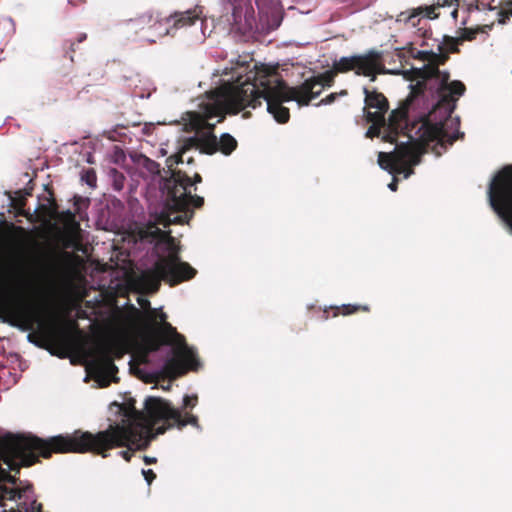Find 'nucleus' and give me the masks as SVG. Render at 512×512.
I'll list each match as a JSON object with an SVG mask.
<instances>
[{
	"instance_id": "nucleus-43",
	"label": "nucleus",
	"mask_w": 512,
	"mask_h": 512,
	"mask_svg": "<svg viewBox=\"0 0 512 512\" xmlns=\"http://www.w3.org/2000/svg\"><path fill=\"white\" fill-rule=\"evenodd\" d=\"M143 460H144L145 464H147V465L155 464L157 462V459L155 457H150V456H146V455L143 457Z\"/></svg>"
},
{
	"instance_id": "nucleus-6",
	"label": "nucleus",
	"mask_w": 512,
	"mask_h": 512,
	"mask_svg": "<svg viewBox=\"0 0 512 512\" xmlns=\"http://www.w3.org/2000/svg\"><path fill=\"white\" fill-rule=\"evenodd\" d=\"M224 84L207 93L211 102L203 107L202 113H195L191 119V125L198 132L197 136L185 138L182 144V153L191 149H198L201 153L213 155L218 152V139L214 134L215 124L210 120L218 117L217 122L225 119L226 113L234 114V108L229 105L228 100L220 97Z\"/></svg>"
},
{
	"instance_id": "nucleus-8",
	"label": "nucleus",
	"mask_w": 512,
	"mask_h": 512,
	"mask_svg": "<svg viewBox=\"0 0 512 512\" xmlns=\"http://www.w3.org/2000/svg\"><path fill=\"white\" fill-rule=\"evenodd\" d=\"M410 56L413 59L425 62V64L422 67H412L403 72L407 80L416 81L415 84L410 85L409 101L423 95L428 87V83L432 82L434 78H440L441 85L449 81V72L439 69L441 65H444L449 60L447 53H443V45H438V53L432 50L411 49Z\"/></svg>"
},
{
	"instance_id": "nucleus-38",
	"label": "nucleus",
	"mask_w": 512,
	"mask_h": 512,
	"mask_svg": "<svg viewBox=\"0 0 512 512\" xmlns=\"http://www.w3.org/2000/svg\"><path fill=\"white\" fill-rule=\"evenodd\" d=\"M75 45H76V43L71 41V40L66 41L65 44H64V46H65V56H68L72 62L74 61L73 54L76 51Z\"/></svg>"
},
{
	"instance_id": "nucleus-15",
	"label": "nucleus",
	"mask_w": 512,
	"mask_h": 512,
	"mask_svg": "<svg viewBox=\"0 0 512 512\" xmlns=\"http://www.w3.org/2000/svg\"><path fill=\"white\" fill-rule=\"evenodd\" d=\"M94 377L99 382L101 387H107L111 381H117L114 375L117 373L118 368L113 362L110 352L106 347H101L98 351L97 357L91 364Z\"/></svg>"
},
{
	"instance_id": "nucleus-1",
	"label": "nucleus",
	"mask_w": 512,
	"mask_h": 512,
	"mask_svg": "<svg viewBox=\"0 0 512 512\" xmlns=\"http://www.w3.org/2000/svg\"><path fill=\"white\" fill-rule=\"evenodd\" d=\"M145 400L144 411L135 408V400L115 405L124 419L122 424H111L106 430L97 433L75 431L71 435H58L42 439L35 435L7 434L0 437V454L9 470L20 472L22 466L29 467L39 461V457L48 459L53 453L91 452L106 458L114 448L137 443L145 438L159 423L148 411Z\"/></svg>"
},
{
	"instance_id": "nucleus-55",
	"label": "nucleus",
	"mask_w": 512,
	"mask_h": 512,
	"mask_svg": "<svg viewBox=\"0 0 512 512\" xmlns=\"http://www.w3.org/2000/svg\"><path fill=\"white\" fill-rule=\"evenodd\" d=\"M453 141H454V138H453V139H450V140H449V143H450V144H452V143H453Z\"/></svg>"
},
{
	"instance_id": "nucleus-22",
	"label": "nucleus",
	"mask_w": 512,
	"mask_h": 512,
	"mask_svg": "<svg viewBox=\"0 0 512 512\" xmlns=\"http://www.w3.org/2000/svg\"><path fill=\"white\" fill-rule=\"evenodd\" d=\"M365 119L368 123H371V126L366 132V137H378L380 135L381 128L386 126L385 118L381 117L380 115L371 114V111H367L365 114Z\"/></svg>"
},
{
	"instance_id": "nucleus-42",
	"label": "nucleus",
	"mask_w": 512,
	"mask_h": 512,
	"mask_svg": "<svg viewBox=\"0 0 512 512\" xmlns=\"http://www.w3.org/2000/svg\"><path fill=\"white\" fill-rule=\"evenodd\" d=\"M476 8L477 9H489V10H494L495 7L492 6L491 2L487 1V0H480L477 2V5H476Z\"/></svg>"
},
{
	"instance_id": "nucleus-19",
	"label": "nucleus",
	"mask_w": 512,
	"mask_h": 512,
	"mask_svg": "<svg viewBox=\"0 0 512 512\" xmlns=\"http://www.w3.org/2000/svg\"><path fill=\"white\" fill-rule=\"evenodd\" d=\"M18 319L25 325L26 329H32L35 323L41 325L40 311L34 305H22L16 309Z\"/></svg>"
},
{
	"instance_id": "nucleus-27",
	"label": "nucleus",
	"mask_w": 512,
	"mask_h": 512,
	"mask_svg": "<svg viewBox=\"0 0 512 512\" xmlns=\"http://www.w3.org/2000/svg\"><path fill=\"white\" fill-rule=\"evenodd\" d=\"M240 1L241 0H229L230 4L232 6L231 24L233 26H235L236 29H241L239 26L240 21H241V13H242V8L239 4ZM262 1L263 0H255V3L257 5L258 9L260 10V12L262 11Z\"/></svg>"
},
{
	"instance_id": "nucleus-3",
	"label": "nucleus",
	"mask_w": 512,
	"mask_h": 512,
	"mask_svg": "<svg viewBox=\"0 0 512 512\" xmlns=\"http://www.w3.org/2000/svg\"><path fill=\"white\" fill-rule=\"evenodd\" d=\"M154 314L155 310H151L142 326L143 358L159 351L162 346L169 345L172 346L173 356L165 361L162 368V373L167 378L174 380L189 370H197L200 362L185 337L167 322L166 313L161 312L157 317Z\"/></svg>"
},
{
	"instance_id": "nucleus-24",
	"label": "nucleus",
	"mask_w": 512,
	"mask_h": 512,
	"mask_svg": "<svg viewBox=\"0 0 512 512\" xmlns=\"http://www.w3.org/2000/svg\"><path fill=\"white\" fill-rule=\"evenodd\" d=\"M58 220L63 224L64 228L68 232L75 233L80 230V224L76 220L75 213L70 210L60 212Z\"/></svg>"
},
{
	"instance_id": "nucleus-30",
	"label": "nucleus",
	"mask_w": 512,
	"mask_h": 512,
	"mask_svg": "<svg viewBox=\"0 0 512 512\" xmlns=\"http://www.w3.org/2000/svg\"><path fill=\"white\" fill-rule=\"evenodd\" d=\"M479 32H483V28L477 27L475 29L473 28H463L461 29V33L458 36L461 43L464 41H472L476 38L477 34Z\"/></svg>"
},
{
	"instance_id": "nucleus-11",
	"label": "nucleus",
	"mask_w": 512,
	"mask_h": 512,
	"mask_svg": "<svg viewBox=\"0 0 512 512\" xmlns=\"http://www.w3.org/2000/svg\"><path fill=\"white\" fill-rule=\"evenodd\" d=\"M337 71L348 73L353 71L358 76L369 77L375 81L378 74L385 72L382 53L371 49L364 54L341 57L337 60Z\"/></svg>"
},
{
	"instance_id": "nucleus-52",
	"label": "nucleus",
	"mask_w": 512,
	"mask_h": 512,
	"mask_svg": "<svg viewBox=\"0 0 512 512\" xmlns=\"http://www.w3.org/2000/svg\"><path fill=\"white\" fill-rule=\"evenodd\" d=\"M115 187L116 189L120 190L122 188V184L117 185V181H115Z\"/></svg>"
},
{
	"instance_id": "nucleus-41",
	"label": "nucleus",
	"mask_w": 512,
	"mask_h": 512,
	"mask_svg": "<svg viewBox=\"0 0 512 512\" xmlns=\"http://www.w3.org/2000/svg\"><path fill=\"white\" fill-rule=\"evenodd\" d=\"M3 480L12 485H17L18 483L21 484V481L19 480L18 477H16V475H11L7 472L3 474Z\"/></svg>"
},
{
	"instance_id": "nucleus-54",
	"label": "nucleus",
	"mask_w": 512,
	"mask_h": 512,
	"mask_svg": "<svg viewBox=\"0 0 512 512\" xmlns=\"http://www.w3.org/2000/svg\"><path fill=\"white\" fill-rule=\"evenodd\" d=\"M249 115H250V113H249V112H246V113H244V115H243V116H244V117H248Z\"/></svg>"
},
{
	"instance_id": "nucleus-23",
	"label": "nucleus",
	"mask_w": 512,
	"mask_h": 512,
	"mask_svg": "<svg viewBox=\"0 0 512 512\" xmlns=\"http://www.w3.org/2000/svg\"><path fill=\"white\" fill-rule=\"evenodd\" d=\"M156 15L157 24L152 25V29L149 30V35H147V39L153 43L156 42L155 38H161L165 35H168L170 33V29H172L171 27H167L168 23L166 22V18L162 19L158 14Z\"/></svg>"
},
{
	"instance_id": "nucleus-16",
	"label": "nucleus",
	"mask_w": 512,
	"mask_h": 512,
	"mask_svg": "<svg viewBox=\"0 0 512 512\" xmlns=\"http://www.w3.org/2000/svg\"><path fill=\"white\" fill-rule=\"evenodd\" d=\"M409 101V95L407 96L404 104L399 109L393 110L389 116L387 125V133L383 136V140L386 142H396L397 135L403 129L404 125L408 121V109L413 104L414 100Z\"/></svg>"
},
{
	"instance_id": "nucleus-35",
	"label": "nucleus",
	"mask_w": 512,
	"mask_h": 512,
	"mask_svg": "<svg viewBox=\"0 0 512 512\" xmlns=\"http://www.w3.org/2000/svg\"><path fill=\"white\" fill-rule=\"evenodd\" d=\"M73 205L75 207V212L76 213H80V211L82 210L83 207H85V208L88 207L89 199L88 198H84V197L79 196V195H75L73 197Z\"/></svg>"
},
{
	"instance_id": "nucleus-50",
	"label": "nucleus",
	"mask_w": 512,
	"mask_h": 512,
	"mask_svg": "<svg viewBox=\"0 0 512 512\" xmlns=\"http://www.w3.org/2000/svg\"><path fill=\"white\" fill-rule=\"evenodd\" d=\"M457 15H458V9L455 8L452 12H451V16L456 19L457 18Z\"/></svg>"
},
{
	"instance_id": "nucleus-4",
	"label": "nucleus",
	"mask_w": 512,
	"mask_h": 512,
	"mask_svg": "<svg viewBox=\"0 0 512 512\" xmlns=\"http://www.w3.org/2000/svg\"><path fill=\"white\" fill-rule=\"evenodd\" d=\"M416 135V139L410 136L408 142L397 144L393 152H379L380 167L390 172L404 173L408 178L414 173L413 166L420 163L425 146L434 141L442 143L448 136L442 123H432L428 117L421 120Z\"/></svg>"
},
{
	"instance_id": "nucleus-9",
	"label": "nucleus",
	"mask_w": 512,
	"mask_h": 512,
	"mask_svg": "<svg viewBox=\"0 0 512 512\" xmlns=\"http://www.w3.org/2000/svg\"><path fill=\"white\" fill-rule=\"evenodd\" d=\"M487 196L489 205L512 235V164H506L492 176Z\"/></svg>"
},
{
	"instance_id": "nucleus-20",
	"label": "nucleus",
	"mask_w": 512,
	"mask_h": 512,
	"mask_svg": "<svg viewBox=\"0 0 512 512\" xmlns=\"http://www.w3.org/2000/svg\"><path fill=\"white\" fill-rule=\"evenodd\" d=\"M157 24V15L151 11L144 12L128 21V26L135 32L147 31L152 29V25Z\"/></svg>"
},
{
	"instance_id": "nucleus-37",
	"label": "nucleus",
	"mask_w": 512,
	"mask_h": 512,
	"mask_svg": "<svg viewBox=\"0 0 512 512\" xmlns=\"http://www.w3.org/2000/svg\"><path fill=\"white\" fill-rule=\"evenodd\" d=\"M347 95V91L346 90H342L341 92L339 93H330L329 95H327L325 98H323L319 103L318 105H328V104H331L333 103L339 96H345Z\"/></svg>"
},
{
	"instance_id": "nucleus-44",
	"label": "nucleus",
	"mask_w": 512,
	"mask_h": 512,
	"mask_svg": "<svg viewBox=\"0 0 512 512\" xmlns=\"http://www.w3.org/2000/svg\"><path fill=\"white\" fill-rule=\"evenodd\" d=\"M17 488L21 490V496H22L24 493H26V492H28V491H31V490H32V488H33V486H32V484L27 483L25 486H23V487H17Z\"/></svg>"
},
{
	"instance_id": "nucleus-48",
	"label": "nucleus",
	"mask_w": 512,
	"mask_h": 512,
	"mask_svg": "<svg viewBox=\"0 0 512 512\" xmlns=\"http://www.w3.org/2000/svg\"><path fill=\"white\" fill-rule=\"evenodd\" d=\"M500 15L503 17L502 19L499 20L500 23L504 24L505 23V20L508 18V15H504V12L501 11L500 12Z\"/></svg>"
},
{
	"instance_id": "nucleus-45",
	"label": "nucleus",
	"mask_w": 512,
	"mask_h": 512,
	"mask_svg": "<svg viewBox=\"0 0 512 512\" xmlns=\"http://www.w3.org/2000/svg\"><path fill=\"white\" fill-rule=\"evenodd\" d=\"M389 189L391 191H396L398 188V181L396 178L393 179V181L388 185Z\"/></svg>"
},
{
	"instance_id": "nucleus-2",
	"label": "nucleus",
	"mask_w": 512,
	"mask_h": 512,
	"mask_svg": "<svg viewBox=\"0 0 512 512\" xmlns=\"http://www.w3.org/2000/svg\"><path fill=\"white\" fill-rule=\"evenodd\" d=\"M228 100L234 108V114L239 113L247 107L255 109L267 103V111L273 115L279 123H286L290 118V112L283 102L296 101L301 106L309 105V99L304 98L297 87H289L278 73L277 66L266 64H255L244 81L237 79L235 83H224V89L220 94Z\"/></svg>"
},
{
	"instance_id": "nucleus-32",
	"label": "nucleus",
	"mask_w": 512,
	"mask_h": 512,
	"mask_svg": "<svg viewBox=\"0 0 512 512\" xmlns=\"http://www.w3.org/2000/svg\"><path fill=\"white\" fill-rule=\"evenodd\" d=\"M143 440H140L139 442L133 444V443H129L128 445H126L125 447H127L128 449L127 450H123V451H120L119 454L120 456L127 462H130L132 456H133V451L136 450V449H140L142 447V442Z\"/></svg>"
},
{
	"instance_id": "nucleus-33",
	"label": "nucleus",
	"mask_w": 512,
	"mask_h": 512,
	"mask_svg": "<svg viewBox=\"0 0 512 512\" xmlns=\"http://www.w3.org/2000/svg\"><path fill=\"white\" fill-rule=\"evenodd\" d=\"M143 167L151 174H160V164L146 156L143 157Z\"/></svg>"
},
{
	"instance_id": "nucleus-5",
	"label": "nucleus",
	"mask_w": 512,
	"mask_h": 512,
	"mask_svg": "<svg viewBox=\"0 0 512 512\" xmlns=\"http://www.w3.org/2000/svg\"><path fill=\"white\" fill-rule=\"evenodd\" d=\"M141 237H150L156 240L157 245L166 253L158 256L153 267L152 273L155 277L156 288L160 280L174 287L196 276L197 270L188 262L181 260L180 246L170 232L163 231L155 224H151L141 232Z\"/></svg>"
},
{
	"instance_id": "nucleus-7",
	"label": "nucleus",
	"mask_w": 512,
	"mask_h": 512,
	"mask_svg": "<svg viewBox=\"0 0 512 512\" xmlns=\"http://www.w3.org/2000/svg\"><path fill=\"white\" fill-rule=\"evenodd\" d=\"M202 182V176L195 173L193 178H190L186 172L176 171L171 176L163 179L161 190L164 195H167V205L175 211L184 212V218L177 216L173 222L182 223L191 219L194 212L190 206L194 208H201L204 205V198L198 195H192L189 187Z\"/></svg>"
},
{
	"instance_id": "nucleus-13",
	"label": "nucleus",
	"mask_w": 512,
	"mask_h": 512,
	"mask_svg": "<svg viewBox=\"0 0 512 512\" xmlns=\"http://www.w3.org/2000/svg\"><path fill=\"white\" fill-rule=\"evenodd\" d=\"M337 60L333 62L332 69L306 79L302 84L296 86L304 98L312 99L318 97L324 88L334 84L335 76L341 71L336 70Z\"/></svg>"
},
{
	"instance_id": "nucleus-46",
	"label": "nucleus",
	"mask_w": 512,
	"mask_h": 512,
	"mask_svg": "<svg viewBox=\"0 0 512 512\" xmlns=\"http://www.w3.org/2000/svg\"><path fill=\"white\" fill-rule=\"evenodd\" d=\"M87 39V34L86 33H81L78 35L77 37V43H82L84 42L85 40Z\"/></svg>"
},
{
	"instance_id": "nucleus-47",
	"label": "nucleus",
	"mask_w": 512,
	"mask_h": 512,
	"mask_svg": "<svg viewBox=\"0 0 512 512\" xmlns=\"http://www.w3.org/2000/svg\"><path fill=\"white\" fill-rule=\"evenodd\" d=\"M70 327H71V329H72V330H74L75 332L80 333V331H79V327H78V323H77L76 321H72V322L70 323Z\"/></svg>"
},
{
	"instance_id": "nucleus-36",
	"label": "nucleus",
	"mask_w": 512,
	"mask_h": 512,
	"mask_svg": "<svg viewBox=\"0 0 512 512\" xmlns=\"http://www.w3.org/2000/svg\"><path fill=\"white\" fill-rule=\"evenodd\" d=\"M10 229L13 231V238L17 240H23L27 237V231L22 226L10 225Z\"/></svg>"
},
{
	"instance_id": "nucleus-49",
	"label": "nucleus",
	"mask_w": 512,
	"mask_h": 512,
	"mask_svg": "<svg viewBox=\"0 0 512 512\" xmlns=\"http://www.w3.org/2000/svg\"><path fill=\"white\" fill-rule=\"evenodd\" d=\"M17 205H18L19 208H22L25 205V199L24 198H20L18 200V204Z\"/></svg>"
},
{
	"instance_id": "nucleus-14",
	"label": "nucleus",
	"mask_w": 512,
	"mask_h": 512,
	"mask_svg": "<svg viewBox=\"0 0 512 512\" xmlns=\"http://www.w3.org/2000/svg\"><path fill=\"white\" fill-rule=\"evenodd\" d=\"M428 86L430 89H435L439 95V101L436 106L446 109L449 114L455 109L457 98L454 96H462L466 91L465 85L459 80H454L450 83L447 81L446 84L441 85L440 78H434L432 82L428 83Z\"/></svg>"
},
{
	"instance_id": "nucleus-31",
	"label": "nucleus",
	"mask_w": 512,
	"mask_h": 512,
	"mask_svg": "<svg viewBox=\"0 0 512 512\" xmlns=\"http://www.w3.org/2000/svg\"><path fill=\"white\" fill-rule=\"evenodd\" d=\"M82 181H84L89 187L95 188L97 183L96 172L92 168H88L83 170L81 175Z\"/></svg>"
},
{
	"instance_id": "nucleus-28",
	"label": "nucleus",
	"mask_w": 512,
	"mask_h": 512,
	"mask_svg": "<svg viewBox=\"0 0 512 512\" xmlns=\"http://www.w3.org/2000/svg\"><path fill=\"white\" fill-rule=\"evenodd\" d=\"M462 43L460 42L458 37H452L448 35L443 36V41L440 45H443V53H447L449 56V53H459V45Z\"/></svg>"
},
{
	"instance_id": "nucleus-17",
	"label": "nucleus",
	"mask_w": 512,
	"mask_h": 512,
	"mask_svg": "<svg viewBox=\"0 0 512 512\" xmlns=\"http://www.w3.org/2000/svg\"><path fill=\"white\" fill-rule=\"evenodd\" d=\"M203 9L196 6L193 9H188L183 12H175L166 18L167 23H171V28L181 29L192 26L197 20L200 19Z\"/></svg>"
},
{
	"instance_id": "nucleus-26",
	"label": "nucleus",
	"mask_w": 512,
	"mask_h": 512,
	"mask_svg": "<svg viewBox=\"0 0 512 512\" xmlns=\"http://www.w3.org/2000/svg\"><path fill=\"white\" fill-rule=\"evenodd\" d=\"M333 317L342 314L344 316L351 315L357 312H369L370 308L368 305H357V304H344L341 307H333Z\"/></svg>"
},
{
	"instance_id": "nucleus-51",
	"label": "nucleus",
	"mask_w": 512,
	"mask_h": 512,
	"mask_svg": "<svg viewBox=\"0 0 512 512\" xmlns=\"http://www.w3.org/2000/svg\"><path fill=\"white\" fill-rule=\"evenodd\" d=\"M187 163H188V164H192V163H194V159H193L192 157H189V158L187 159Z\"/></svg>"
},
{
	"instance_id": "nucleus-25",
	"label": "nucleus",
	"mask_w": 512,
	"mask_h": 512,
	"mask_svg": "<svg viewBox=\"0 0 512 512\" xmlns=\"http://www.w3.org/2000/svg\"><path fill=\"white\" fill-rule=\"evenodd\" d=\"M238 146L236 139L229 133H224L218 140V151L224 155H230Z\"/></svg>"
},
{
	"instance_id": "nucleus-39",
	"label": "nucleus",
	"mask_w": 512,
	"mask_h": 512,
	"mask_svg": "<svg viewBox=\"0 0 512 512\" xmlns=\"http://www.w3.org/2000/svg\"><path fill=\"white\" fill-rule=\"evenodd\" d=\"M198 397L196 395H185L183 399L184 408H193L196 406Z\"/></svg>"
},
{
	"instance_id": "nucleus-10",
	"label": "nucleus",
	"mask_w": 512,
	"mask_h": 512,
	"mask_svg": "<svg viewBox=\"0 0 512 512\" xmlns=\"http://www.w3.org/2000/svg\"><path fill=\"white\" fill-rule=\"evenodd\" d=\"M26 274V259L20 249L0 258V305L10 297L12 288L23 281Z\"/></svg>"
},
{
	"instance_id": "nucleus-56",
	"label": "nucleus",
	"mask_w": 512,
	"mask_h": 512,
	"mask_svg": "<svg viewBox=\"0 0 512 512\" xmlns=\"http://www.w3.org/2000/svg\"><path fill=\"white\" fill-rule=\"evenodd\" d=\"M509 14L512 16V8L509 10Z\"/></svg>"
},
{
	"instance_id": "nucleus-40",
	"label": "nucleus",
	"mask_w": 512,
	"mask_h": 512,
	"mask_svg": "<svg viewBox=\"0 0 512 512\" xmlns=\"http://www.w3.org/2000/svg\"><path fill=\"white\" fill-rule=\"evenodd\" d=\"M142 475L144 476L148 485H150L153 482V480L156 478V474L152 469H148V470L143 469Z\"/></svg>"
},
{
	"instance_id": "nucleus-18",
	"label": "nucleus",
	"mask_w": 512,
	"mask_h": 512,
	"mask_svg": "<svg viewBox=\"0 0 512 512\" xmlns=\"http://www.w3.org/2000/svg\"><path fill=\"white\" fill-rule=\"evenodd\" d=\"M363 92L365 94V107L363 109L364 113L366 114L367 111L375 109L374 112L371 111V114L380 115L381 117L385 118V114L389 109V102L384 94L376 90L371 91L367 88H364Z\"/></svg>"
},
{
	"instance_id": "nucleus-34",
	"label": "nucleus",
	"mask_w": 512,
	"mask_h": 512,
	"mask_svg": "<svg viewBox=\"0 0 512 512\" xmlns=\"http://www.w3.org/2000/svg\"><path fill=\"white\" fill-rule=\"evenodd\" d=\"M165 207H166V209L168 211L167 223H165V226H168V224L173 223L174 218L177 217V216H182V218H184V212H182V211H175L172 208L168 207V205H167V197L165 198ZM189 220L190 219H188L187 221L182 222L181 224L188 223ZM174 224H176V223L174 222Z\"/></svg>"
},
{
	"instance_id": "nucleus-53",
	"label": "nucleus",
	"mask_w": 512,
	"mask_h": 512,
	"mask_svg": "<svg viewBox=\"0 0 512 512\" xmlns=\"http://www.w3.org/2000/svg\"><path fill=\"white\" fill-rule=\"evenodd\" d=\"M328 317H329V315H328V311H327V310H325V311H324V318H325V319H328Z\"/></svg>"
},
{
	"instance_id": "nucleus-21",
	"label": "nucleus",
	"mask_w": 512,
	"mask_h": 512,
	"mask_svg": "<svg viewBox=\"0 0 512 512\" xmlns=\"http://www.w3.org/2000/svg\"><path fill=\"white\" fill-rule=\"evenodd\" d=\"M436 7L429 6V7H419L417 9H414L411 13L407 15L406 12H403L400 14V17L402 20H404L407 23H410L413 27H416L420 23V17L423 16L424 18L428 19H434L438 17V14L435 13Z\"/></svg>"
},
{
	"instance_id": "nucleus-29",
	"label": "nucleus",
	"mask_w": 512,
	"mask_h": 512,
	"mask_svg": "<svg viewBox=\"0 0 512 512\" xmlns=\"http://www.w3.org/2000/svg\"><path fill=\"white\" fill-rule=\"evenodd\" d=\"M185 153H182V147L180 148L179 152L174 154V155H171L169 156L167 159H166V165L168 167V170L170 171V173H173V172H176L177 170L174 169V167L176 165H178L179 163H183ZM172 174H170L171 176Z\"/></svg>"
},
{
	"instance_id": "nucleus-12",
	"label": "nucleus",
	"mask_w": 512,
	"mask_h": 512,
	"mask_svg": "<svg viewBox=\"0 0 512 512\" xmlns=\"http://www.w3.org/2000/svg\"><path fill=\"white\" fill-rule=\"evenodd\" d=\"M148 404V411L154 419L164 421V424L155 429L156 434H164L168 429L177 426L179 429L188 424L198 426V418L195 415L187 414L182 417L181 412L174 409L170 402L161 398H151Z\"/></svg>"
}]
</instances>
